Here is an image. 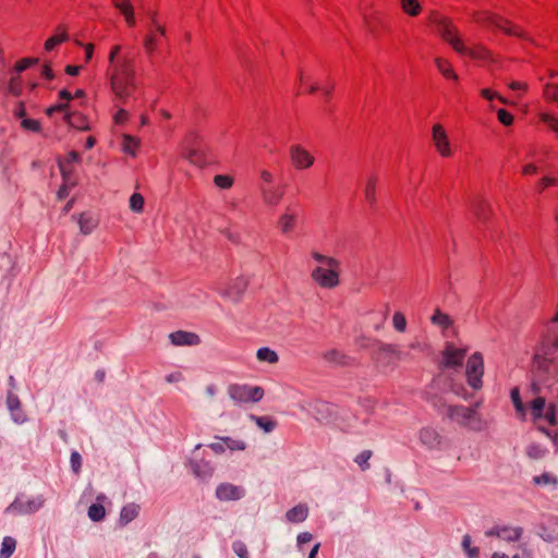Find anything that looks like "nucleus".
I'll return each instance as SVG.
<instances>
[{
    "label": "nucleus",
    "instance_id": "58836bf2",
    "mask_svg": "<svg viewBox=\"0 0 558 558\" xmlns=\"http://www.w3.org/2000/svg\"><path fill=\"white\" fill-rule=\"evenodd\" d=\"M313 258L320 263V264H325L327 267H330V268H338L340 263L338 259L333 258V257H329V256H325L318 252H314L312 254Z\"/></svg>",
    "mask_w": 558,
    "mask_h": 558
},
{
    "label": "nucleus",
    "instance_id": "3c124183",
    "mask_svg": "<svg viewBox=\"0 0 558 558\" xmlns=\"http://www.w3.org/2000/svg\"><path fill=\"white\" fill-rule=\"evenodd\" d=\"M37 61H38V59H35V58L22 59L19 62H16L14 69L17 73H21V72L25 71L26 69H28L31 65L37 63Z\"/></svg>",
    "mask_w": 558,
    "mask_h": 558
},
{
    "label": "nucleus",
    "instance_id": "79ce46f5",
    "mask_svg": "<svg viewBox=\"0 0 558 558\" xmlns=\"http://www.w3.org/2000/svg\"><path fill=\"white\" fill-rule=\"evenodd\" d=\"M393 328L399 332H404L407 329V319L401 312H396L392 316Z\"/></svg>",
    "mask_w": 558,
    "mask_h": 558
},
{
    "label": "nucleus",
    "instance_id": "4be33fe9",
    "mask_svg": "<svg viewBox=\"0 0 558 558\" xmlns=\"http://www.w3.org/2000/svg\"><path fill=\"white\" fill-rule=\"evenodd\" d=\"M98 220L90 214H82L78 217L80 230L83 234H90L97 227Z\"/></svg>",
    "mask_w": 558,
    "mask_h": 558
},
{
    "label": "nucleus",
    "instance_id": "39448f33",
    "mask_svg": "<svg viewBox=\"0 0 558 558\" xmlns=\"http://www.w3.org/2000/svg\"><path fill=\"white\" fill-rule=\"evenodd\" d=\"M228 395L238 403H255L264 397V389L259 386L231 385Z\"/></svg>",
    "mask_w": 558,
    "mask_h": 558
},
{
    "label": "nucleus",
    "instance_id": "7c9ffc66",
    "mask_svg": "<svg viewBox=\"0 0 558 558\" xmlns=\"http://www.w3.org/2000/svg\"><path fill=\"white\" fill-rule=\"evenodd\" d=\"M435 63L439 72L447 78L458 80V75L452 71L449 62L442 58H436Z\"/></svg>",
    "mask_w": 558,
    "mask_h": 558
},
{
    "label": "nucleus",
    "instance_id": "a18cd8bd",
    "mask_svg": "<svg viewBox=\"0 0 558 558\" xmlns=\"http://www.w3.org/2000/svg\"><path fill=\"white\" fill-rule=\"evenodd\" d=\"M462 548L468 554L469 558H475L478 555V548L471 547V536L468 534L462 538Z\"/></svg>",
    "mask_w": 558,
    "mask_h": 558
},
{
    "label": "nucleus",
    "instance_id": "c756f323",
    "mask_svg": "<svg viewBox=\"0 0 558 558\" xmlns=\"http://www.w3.org/2000/svg\"><path fill=\"white\" fill-rule=\"evenodd\" d=\"M256 357L260 362L274 364L278 362V354L269 348H259L256 352Z\"/></svg>",
    "mask_w": 558,
    "mask_h": 558
},
{
    "label": "nucleus",
    "instance_id": "6e6552de",
    "mask_svg": "<svg viewBox=\"0 0 558 558\" xmlns=\"http://www.w3.org/2000/svg\"><path fill=\"white\" fill-rule=\"evenodd\" d=\"M5 405L13 423L23 425L28 422V416L23 410L22 401L15 391H7Z\"/></svg>",
    "mask_w": 558,
    "mask_h": 558
},
{
    "label": "nucleus",
    "instance_id": "4c0bfd02",
    "mask_svg": "<svg viewBox=\"0 0 558 558\" xmlns=\"http://www.w3.org/2000/svg\"><path fill=\"white\" fill-rule=\"evenodd\" d=\"M252 420L256 423V425L265 430L266 433H270L275 429L276 423L269 420L266 416H252Z\"/></svg>",
    "mask_w": 558,
    "mask_h": 558
},
{
    "label": "nucleus",
    "instance_id": "37998d69",
    "mask_svg": "<svg viewBox=\"0 0 558 558\" xmlns=\"http://www.w3.org/2000/svg\"><path fill=\"white\" fill-rule=\"evenodd\" d=\"M138 146V140L131 135L123 136V149L125 153L134 155L135 148Z\"/></svg>",
    "mask_w": 558,
    "mask_h": 558
},
{
    "label": "nucleus",
    "instance_id": "bf43d9fd",
    "mask_svg": "<svg viewBox=\"0 0 558 558\" xmlns=\"http://www.w3.org/2000/svg\"><path fill=\"white\" fill-rule=\"evenodd\" d=\"M8 89L13 95H19L21 92V83L19 76H12L9 82Z\"/></svg>",
    "mask_w": 558,
    "mask_h": 558
},
{
    "label": "nucleus",
    "instance_id": "49530a36",
    "mask_svg": "<svg viewBox=\"0 0 558 558\" xmlns=\"http://www.w3.org/2000/svg\"><path fill=\"white\" fill-rule=\"evenodd\" d=\"M214 183L220 189H230L233 184V179L229 175L217 174L214 178Z\"/></svg>",
    "mask_w": 558,
    "mask_h": 558
},
{
    "label": "nucleus",
    "instance_id": "9d476101",
    "mask_svg": "<svg viewBox=\"0 0 558 558\" xmlns=\"http://www.w3.org/2000/svg\"><path fill=\"white\" fill-rule=\"evenodd\" d=\"M312 279L322 288L332 289L339 284V272L337 268L319 266L312 271Z\"/></svg>",
    "mask_w": 558,
    "mask_h": 558
},
{
    "label": "nucleus",
    "instance_id": "864d4df0",
    "mask_svg": "<svg viewBox=\"0 0 558 558\" xmlns=\"http://www.w3.org/2000/svg\"><path fill=\"white\" fill-rule=\"evenodd\" d=\"M450 391L463 399H468L470 397L469 392L462 384L452 383L450 385Z\"/></svg>",
    "mask_w": 558,
    "mask_h": 558
},
{
    "label": "nucleus",
    "instance_id": "4d7b16f0",
    "mask_svg": "<svg viewBox=\"0 0 558 558\" xmlns=\"http://www.w3.org/2000/svg\"><path fill=\"white\" fill-rule=\"evenodd\" d=\"M232 548L239 558H248V551L244 543L234 542Z\"/></svg>",
    "mask_w": 558,
    "mask_h": 558
},
{
    "label": "nucleus",
    "instance_id": "4468645a",
    "mask_svg": "<svg viewBox=\"0 0 558 558\" xmlns=\"http://www.w3.org/2000/svg\"><path fill=\"white\" fill-rule=\"evenodd\" d=\"M376 359L378 362L390 364L400 359V349L396 344L379 342Z\"/></svg>",
    "mask_w": 558,
    "mask_h": 558
},
{
    "label": "nucleus",
    "instance_id": "8fccbe9b",
    "mask_svg": "<svg viewBox=\"0 0 558 558\" xmlns=\"http://www.w3.org/2000/svg\"><path fill=\"white\" fill-rule=\"evenodd\" d=\"M497 118L504 125H511L513 123V116L505 109L497 110Z\"/></svg>",
    "mask_w": 558,
    "mask_h": 558
},
{
    "label": "nucleus",
    "instance_id": "ddd939ff",
    "mask_svg": "<svg viewBox=\"0 0 558 558\" xmlns=\"http://www.w3.org/2000/svg\"><path fill=\"white\" fill-rule=\"evenodd\" d=\"M245 490L241 486L230 483H222L216 488V497L220 501H233L244 497Z\"/></svg>",
    "mask_w": 558,
    "mask_h": 558
},
{
    "label": "nucleus",
    "instance_id": "423d86ee",
    "mask_svg": "<svg viewBox=\"0 0 558 558\" xmlns=\"http://www.w3.org/2000/svg\"><path fill=\"white\" fill-rule=\"evenodd\" d=\"M465 375L468 384L472 389L478 390L482 388V377L484 375V359L482 353L475 352L469 357Z\"/></svg>",
    "mask_w": 558,
    "mask_h": 558
},
{
    "label": "nucleus",
    "instance_id": "393cba45",
    "mask_svg": "<svg viewBox=\"0 0 558 558\" xmlns=\"http://www.w3.org/2000/svg\"><path fill=\"white\" fill-rule=\"evenodd\" d=\"M523 529L520 526H501L499 538L506 542H515L522 536Z\"/></svg>",
    "mask_w": 558,
    "mask_h": 558
},
{
    "label": "nucleus",
    "instance_id": "6ab92c4d",
    "mask_svg": "<svg viewBox=\"0 0 558 558\" xmlns=\"http://www.w3.org/2000/svg\"><path fill=\"white\" fill-rule=\"evenodd\" d=\"M260 194L264 203L270 206L278 205L283 197V192L277 187L260 186Z\"/></svg>",
    "mask_w": 558,
    "mask_h": 558
},
{
    "label": "nucleus",
    "instance_id": "6e6d98bb",
    "mask_svg": "<svg viewBox=\"0 0 558 558\" xmlns=\"http://www.w3.org/2000/svg\"><path fill=\"white\" fill-rule=\"evenodd\" d=\"M544 96L548 100L558 102V86L556 85H546L544 88Z\"/></svg>",
    "mask_w": 558,
    "mask_h": 558
},
{
    "label": "nucleus",
    "instance_id": "ea45409f",
    "mask_svg": "<svg viewBox=\"0 0 558 558\" xmlns=\"http://www.w3.org/2000/svg\"><path fill=\"white\" fill-rule=\"evenodd\" d=\"M144 203V197L138 193H134L130 197V209L134 213H142Z\"/></svg>",
    "mask_w": 558,
    "mask_h": 558
},
{
    "label": "nucleus",
    "instance_id": "7ed1b4c3",
    "mask_svg": "<svg viewBox=\"0 0 558 558\" xmlns=\"http://www.w3.org/2000/svg\"><path fill=\"white\" fill-rule=\"evenodd\" d=\"M134 64L130 59H123L116 64L111 75V88L118 97L129 96V88L134 85Z\"/></svg>",
    "mask_w": 558,
    "mask_h": 558
},
{
    "label": "nucleus",
    "instance_id": "774afa93",
    "mask_svg": "<svg viewBox=\"0 0 558 558\" xmlns=\"http://www.w3.org/2000/svg\"><path fill=\"white\" fill-rule=\"evenodd\" d=\"M325 359L329 362H339L340 353L336 350H331L325 354Z\"/></svg>",
    "mask_w": 558,
    "mask_h": 558
},
{
    "label": "nucleus",
    "instance_id": "f8f14e48",
    "mask_svg": "<svg viewBox=\"0 0 558 558\" xmlns=\"http://www.w3.org/2000/svg\"><path fill=\"white\" fill-rule=\"evenodd\" d=\"M290 158L298 170L307 169L315 162L314 156L300 145H292L290 147Z\"/></svg>",
    "mask_w": 558,
    "mask_h": 558
},
{
    "label": "nucleus",
    "instance_id": "de8ad7c7",
    "mask_svg": "<svg viewBox=\"0 0 558 558\" xmlns=\"http://www.w3.org/2000/svg\"><path fill=\"white\" fill-rule=\"evenodd\" d=\"M372 457V451L364 450L355 458V462L361 466L362 470L368 469V460Z\"/></svg>",
    "mask_w": 558,
    "mask_h": 558
},
{
    "label": "nucleus",
    "instance_id": "aec40b11",
    "mask_svg": "<svg viewBox=\"0 0 558 558\" xmlns=\"http://www.w3.org/2000/svg\"><path fill=\"white\" fill-rule=\"evenodd\" d=\"M487 22L489 24L494 25L495 27H497L499 29H502L508 35H513V36H517V37H521V38L527 39V37L524 35V33L518 31L514 26L513 27H507L506 25L509 22L506 21V20H502L501 17L489 15V16H487ZM529 40H531V39L529 38Z\"/></svg>",
    "mask_w": 558,
    "mask_h": 558
},
{
    "label": "nucleus",
    "instance_id": "0e129e2a",
    "mask_svg": "<svg viewBox=\"0 0 558 558\" xmlns=\"http://www.w3.org/2000/svg\"><path fill=\"white\" fill-rule=\"evenodd\" d=\"M68 104H57L54 106L49 107L46 110L47 116L51 117L54 112L64 111L66 112Z\"/></svg>",
    "mask_w": 558,
    "mask_h": 558
},
{
    "label": "nucleus",
    "instance_id": "20e7f679",
    "mask_svg": "<svg viewBox=\"0 0 558 558\" xmlns=\"http://www.w3.org/2000/svg\"><path fill=\"white\" fill-rule=\"evenodd\" d=\"M45 505V498L41 495L25 497L20 496L14 499L4 510L8 514L25 515L39 511Z\"/></svg>",
    "mask_w": 558,
    "mask_h": 558
},
{
    "label": "nucleus",
    "instance_id": "bb28decb",
    "mask_svg": "<svg viewBox=\"0 0 558 558\" xmlns=\"http://www.w3.org/2000/svg\"><path fill=\"white\" fill-rule=\"evenodd\" d=\"M295 219L296 217L293 214L284 213L281 215L278 219V227L281 232L284 234L291 232L294 228Z\"/></svg>",
    "mask_w": 558,
    "mask_h": 558
},
{
    "label": "nucleus",
    "instance_id": "e2e57ef3",
    "mask_svg": "<svg viewBox=\"0 0 558 558\" xmlns=\"http://www.w3.org/2000/svg\"><path fill=\"white\" fill-rule=\"evenodd\" d=\"M184 379L181 372H173L166 376V381L169 384L180 383Z\"/></svg>",
    "mask_w": 558,
    "mask_h": 558
},
{
    "label": "nucleus",
    "instance_id": "a878e982",
    "mask_svg": "<svg viewBox=\"0 0 558 558\" xmlns=\"http://www.w3.org/2000/svg\"><path fill=\"white\" fill-rule=\"evenodd\" d=\"M63 120L72 128L78 130H88V125L85 122V118L82 114L65 112Z\"/></svg>",
    "mask_w": 558,
    "mask_h": 558
},
{
    "label": "nucleus",
    "instance_id": "f3484780",
    "mask_svg": "<svg viewBox=\"0 0 558 558\" xmlns=\"http://www.w3.org/2000/svg\"><path fill=\"white\" fill-rule=\"evenodd\" d=\"M169 339L174 345H196L199 343V337L196 333L183 330L170 333Z\"/></svg>",
    "mask_w": 558,
    "mask_h": 558
},
{
    "label": "nucleus",
    "instance_id": "09e8293b",
    "mask_svg": "<svg viewBox=\"0 0 558 558\" xmlns=\"http://www.w3.org/2000/svg\"><path fill=\"white\" fill-rule=\"evenodd\" d=\"M541 120L548 125L550 130L558 133V119L548 113H542Z\"/></svg>",
    "mask_w": 558,
    "mask_h": 558
},
{
    "label": "nucleus",
    "instance_id": "a19ab883",
    "mask_svg": "<svg viewBox=\"0 0 558 558\" xmlns=\"http://www.w3.org/2000/svg\"><path fill=\"white\" fill-rule=\"evenodd\" d=\"M221 441L225 442V446L228 447L230 450H244L246 448V445L243 440L240 439H233L231 437H221Z\"/></svg>",
    "mask_w": 558,
    "mask_h": 558
},
{
    "label": "nucleus",
    "instance_id": "0eeeda50",
    "mask_svg": "<svg viewBox=\"0 0 558 558\" xmlns=\"http://www.w3.org/2000/svg\"><path fill=\"white\" fill-rule=\"evenodd\" d=\"M247 286L248 279L244 276H240L233 279L228 286H219L216 290L222 298L233 303H239L242 300Z\"/></svg>",
    "mask_w": 558,
    "mask_h": 558
},
{
    "label": "nucleus",
    "instance_id": "2f4dec72",
    "mask_svg": "<svg viewBox=\"0 0 558 558\" xmlns=\"http://www.w3.org/2000/svg\"><path fill=\"white\" fill-rule=\"evenodd\" d=\"M87 514L92 521L99 522L105 518L106 510L101 504L96 502L89 506Z\"/></svg>",
    "mask_w": 558,
    "mask_h": 558
},
{
    "label": "nucleus",
    "instance_id": "c03bdc74",
    "mask_svg": "<svg viewBox=\"0 0 558 558\" xmlns=\"http://www.w3.org/2000/svg\"><path fill=\"white\" fill-rule=\"evenodd\" d=\"M536 485H557L558 480L549 473H543L533 478Z\"/></svg>",
    "mask_w": 558,
    "mask_h": 558
},
{
    "label": "nucleus",
    "instance_id": "b1692460",
    "mask_svg": "<svg viewBox=\"0 0 558 558\" xmlns=\"http://www.w3.org/2000/svg\"><path fill=\"white\" fill-rule=\"evenodd\" d=\"M430 323L442 330L450 328L453 325V320L449 315L441 312L439 308L434 311L433 316L430 317Z\"/></svg>",
    "mask_w": 558,
    "mask_h": 558
},
{
    "label": "nucleus",
    "instance_id": "9b49d317",
    "mask_svg": "<svg viewBox=\"0 0 558 558\" xmlns=\"http://www.w3.org/2000/svg\"><path fill=\"white\" fill-rule=\"evenodd\" d=\"M466 355L465 349H458L452 343H447L442 352V365L447 368H457L463 364Z\"/></svg>",
    "mask_w": 558,
    "mask_h": 558
},
{
    "label": "nucleus",
    "instance_id": "f03ea898",
    "mask_svg": "<svg viewBox=\"0 0 558 558\" xmlns=\"http://www.w3.org/2000/svg\"><path fill=\"white\" fill-rule=\"evenodd\" d=\"M480 405V402L475 403L473 407L447 405L446 415L462 427L480 432L484 427V421L477 412Z\"/></svg>",
    "mask_w": 558,
    "mask_h": 558
},
{
    "label": "nucleus",
    "instance_id": "603ef678",
    "mask_svg": "<svg viewBox=\"0 0 558 558\" xmlns=\"http://www.w3.org/2000/svg\"><path fill=\"white\" fill-rule=\"evenodd\" d=\"M71 468L74 473H80L82 468V457L77 451H73L70 457Z\"/></svg>",
    "mask_w": 558,
    "mask_h": 558
},
{
    "label": "nucleus",
    "instance_id": "13d9d810",
    "mask_svg": "<svg viewBox=\"0 0 558 558\" xmlns=\"http://www.w3.org/2000/svg\"><path fill=\"white\" fill-rule=\"evenodd\" d=\"M543 416L545 417V420L553 426H555L557 424V418H556V405L555 404H549V407L547 408L545 414L543 413Z\"/></svg>",
    "mask_w": 558,
    "mask_h": 558
},
{
    "label": "nucleus",
    "instance_id": "f257e3e1",
    "mask_svg": "<svg viewBox=\"0 0 558 558\" xmlns=\"http://www.w3.org/2000/svg\"><path fill=\"white\" fill-rule=\"evenodd\" d=\"M429 20L436 25L440 36L450 44L458 53L468 54L469 57L478 60H488L492 58L490 52L483 46L466 48L458 36L456 27L446 17L437 13H433Z\"/></svg>",
    "mask_w": 558,
    "mask_h": 558
},
{
    "label": "nucleus",
    "instance_id": "473e14b6",
    "mask_svg": "<svg viewBox=\"0 0 558 558\" xmlns=\"http://www.w3.org/2000/svg\"><path fill=\"white\" fill-rule=\"evenodd\" d=\"M545 398L537 397L531 402V414L534 420H539L543 417V412L545 409Z\"/></svg>",
    "mask_w": 558,
    "mask_h": 558
},
{
    "label": "nucleus",
    "instance_id": "dca6fc26",
    "mask_svg": "<svg viewBox=\"0 0 558 558\" xmlns=\"http://www.w3.org/2000/svg\"><path fill=\"white\" fill-rule=\"evenodd\" d=\"M420 441L423 446H425L427 449H438L441 444V436L440 434L430 427H424L420 430Z\"/></svg>",
    "mask_w": 558,
    "mask_h": 558
},
{
    "label": "nucleus",
    "instance_id": "c9c22d12",
    "mask_svg": "<svg viewBox=\"0 0 558 558\" xmlns=\"http://www.w3.org/2000/svg\"><path fill=\"white\" fill-rule=\"evenodd\" d=\"M376 179L371 177L365 185L364 194L367 202L373 206L376 203Z\"/></svg>",
    "mask_w": 558,
    "mask_h": 558
},
{
    "label": "nucleus",
    "instance_id": "052dcab7",
    "mask_svg": "<svg viewBox=\"0 0 558 558\" xmlns=\"http://www.w3.org/2000/svg\"><path fill=\"white\" fill-rule=\"evenodd\" d=\"M529 457L539 459L544 456V450L538 445H531L527 448Z\"/></svg>",
    "mask_w": 558,
    "mask_h": 558
},
{
    "label": "nucleus",
    "instance_id": "2eb2a0df",
    "mask_svg": "<svg viewBox=\"0 0 558 558\" xmlns=\"http://www.w3.org/2000/svg\"><path fill=\"white\" fill-rule=\"evenodd\" d=\"M433 140L437 150L441 156L447 157L450 155L451 151L449 141L444 128L440 124H435L433 126Z\"/></svg>",
    "mask_w": 558,
    "mask_h": 558
},
{
    "label": "nucleus",
    "instance_id": "680f3d73",
    "mask_svg": "<svg viewBox=\"0 0 558 558\" xmlns=\"http://www.w3.org/2000/svg\"><path fill=\"white\" fill-rule=\"evenodd\" d=\"M144 48L148 54H151L156 48V39L153 35H147L144 39Z\"/></svg>",
    "mask_w": 558,
    "mask_h": 558
},
{
    "label": "nucleus",
    "instance_id": "cd10ccee",
    "mask_svg": "<svg viewBox=\"0 0 558 558\" xmlns=\"http://www.w3.org/2000/svg\"><path fill=\"white\" fill-rule=\"evenodd\" d=\"M57 32L58 33L56 35L48 38L47 41L45 43V49L47 51L52 50L57 45H59L63 41H66L69 39L66 32L64 29H61V27H58Z\"/></svg>",
    "mask_w": 558,
    "mask_h": 558
},
{
    "label": "nucleus",
    "instance_id": "1a4fd4ad",
    "mask_svg": "<svg viewBox=\"0 0 558 558\" xmlns=\"http://www.w3.org/2000/svg\"><path fill=\"white\" fill-rule=\"evenodd\" d=\"M299 407L319 422L328 421L332 415L331 407L320 400L302 401Z\"/></svg>",
    "mask_w": 558,
    "mask_h": 558
},
{
    "label": "nucleus",
    "instance_id": "338daca9",
    "mask_svg": "<svg viewBox=\"0 0 558 558\" xmlns=\"http://www.w3.org/2000/svg\"><path fill=\"white\" fill-rule=\"evenodd\" d=\"M209 448L215 452V453H223L225 450H226V446H225V442H211L209 445Z\"/></svg>",
    "mask_w": 558,
    "mask_h": 558
},
{
    "label": "nucleus",
    "instance_id": "69168bd1",
    "mask_svg": "<svg viewBox=\"0 0 558 558\" xmlns=\"http://www.w3.org/2000/svg\"><path fill=\"white\" fill-rule=\"evenodd\" d=\"M313 538V535L310 532H302L298 535L296 541L299 545L305 544L311 542Z\"/></svg>",
    "mask_w": 558,
    "mask_h": 558
},
{
    "label": "nucleus",
    "instance_id": "412c9836",
    "mask_svg": "<svg viewBox=\"0 0 558 558\" xmlns=\"http://www.w3.org/2000/svg\"><path fill=\"white\" fill-rule=\"evenodd\" d=\"M113 5L122 12L125 17V22L129 26H133L135 24V17L133 13L132 4L130 0H112Z\"/></svg>",
    "mask_w": 558,
    "mask_h": 558
},
{
    "label": "nucleus",
    "instance_id": "5fc2aeb1",
    "mask_svg": "<svg viewBox=\"0 0 558 558\" xmlns=\"http://www.w3.org/2000/svg\"><path fill=\"white\" fill-rule=\"evenodd\" d=\"M22 126L25 130L32 131V132H39L40 131V123L37 120L24 118L21 122Z\"/></svg>",
    "mask_w": 558,
    "mask_h": 558
},
{
    "label": "nucleus",
    "instance_id": "f704fd0d",
    "mask_svg": "<svg viewBox=\"0 0 558 558\" xmlns=\"http://www.w3.org/2000/svg\"><path fill=\"white\" fill-rule=\"evenodd\" d=\"M511 401L518 414L525 416V407L521 400L519 388L514 387L510 393Z\"/></svg>",
    "mask_w": 558,
    "mask_h": 558
},
{
    "label": "nucleus",
    "instance_id": "5701e85b",
    "mask_svg": "<svg viewBox=\"0 0 558 558\" xmlns=\"http://www.w3.org/2000/svg\"><path fill=\"white\" fill-rule=\"evenodd\" d=\"M140 513V506L136 504H128L120 512L119 522L121 525H126L134 520Z\"/></svg>",
    "mask_w": 558,
    "mask_h": 558
},
{
    "label": "nucleus",
    "instance_id": "72a5a7b5",
    "mask_svg": "<svg viewBox=\"0 0 558 558\" xmlns=\"http://www.w3.org/2000/svg\"><path fill=\"white\" fill-rule=\"evenodd\" d=\"M401 8L411 16H416L421 12V4L418 0H401Z\"/></svg>",
    "mask_w": 558,
    "mask_h": 558
},
{
    "label": "nucleus",
    "instance_id": "e433bc0d",
    "mask_svg": "<svg viewBox=\"0 0 558 558\" xmlns=\"http://www.w3.org/2000/svg\"><path fill=\"white\" fill-rule=\"evenodd\" d=\"M474 215L481 221H486L490 211V207L484 201H480L473 208Z\"/></svg>",
    "mask_w": 558,
    "mask_h": 558
},
{
    "label": "nucleus",
    "instance_id": "a211bd4d",
    "mask_svg": "<svg viewBox=\"0 0 558 558\" xmlns=\"http://www.w3.org/2000/svg\"><path fill=\"white\" fill-rule=\"evenodd\" d=\"M308 512L307 505L299 504L286 512V520L290 523H301L307 519Z\"/></svg>",
    "mask_w": 558,
    "mask_h": 558
},
{
    "label": "nucleus",
    "instance_id": "c85d7f7f",
    "mask_svg": "<svg viewBox=\"0 0 558 558\" xmlns=\"http://www.w3.org/2000/svg\"><path fill=\"white\" fill-rule=\"evenodd\" d=\"M16 547V541L11 536H5L1 543L0 558H10Z\"/></svg>",
    "mask_w": 558,
    "mask_h": 558
}]
</instances>
